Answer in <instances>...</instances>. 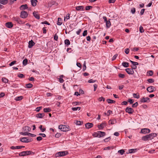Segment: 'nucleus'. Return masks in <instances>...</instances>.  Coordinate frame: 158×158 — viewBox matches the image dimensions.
<instances>
[{"instance_id": "obj_1", "label": "nucleus", "mask_w": 158, "mask_h": 158, "mask_svg": "<svg viewBox=\"0 0 158 158\" xmlns=\"http://www.w3.org/2000/svg\"><path fill=\"white\" fill-rule=\"evenodd\" d=\"M58 128L63 131H67L70 130V128L69 126L64 125H59Z\"/></svg>"}, {"instance_id": "obj_2", "label": "nucleus", "mask_w": 158, "mask_h": 158, "mask_svg": "<svg viewBox=\"0 0 158 158\" xmlns=\"http://www.w3.org/2000/svg\"><path fill=\"white\" fill-rule=\"evenodd\" d=\"M34 152L31 151H23L19 153V156H24L29 155H33Z\"/></svg>"}, {"instance_id": "obj_3", "label": "nucleus", "mask_w": 158, "mask_h": 158, "mask_svg": "<svg viewBox=\"0 0 158 158\" xmlns=\"http://www.w3.org/2000/svg\"><path fill=\"white\" fill-rule=\"evenodd\" d=\"M69 154L67 151H63L59 152L56 154V157L63 156H66Z\"/></svg>"}, {"instance_id": "obj_4", "label": "nucleus", "mask_w": 158, "mask_h": 158, "mask_svg": "<svg viewBox=\"0 0 158 158\" xmlns=\"http://www.w3.org/2000/svg\"><path fill=\"white\" fill-rule=\"evenodd\" d=\"M13 21H16L19 24H24V22L22 21L18 17H14L12 18Z\"/></svg>"}, {"instance_id": "obj_5", "label": "nucleus", "mask_w": 158, "mask_h": 158, "mask_svg": "<svg viewBox=\"0 0 158 158\" xmlns=\"http://www.w3.org/2000/svg\"><path fill=\"white\" fill-rule=\"evenodd\" d=\"M103 19L104 20V22L106 23V26L107 28H109L111 25L110 22V20L107 21V18L106 16H103Z\"/></svg>"}, {"instance_id": "obj_6", "label": "nucleus", "mask_w": 158, "mask_h": 158, "mask_svg": "<svg viewBox=\"0 0 158 158\" xmlns=\"http://www.w3.org/2000/svg\"><path fill=\"white\" fill-rule=\"evenodd\" d=\"M28 14L25 11H22L20 13V17L23 19L26 18L28 16Z\"/></svg>"}, {"instance_id": "obj_7", "label": "nucleus", "mask_w": 158, "mask_h": 158, "mask_svg": "<svg viewBox=\"0 0 158 158\" xmlns=\"http://www.w3.org/2000/svg\"><path fill=\"white\" fill-rule=\"evenodd\" d=\"M125 111L126 112L128 113L129 114H132L134 111L133 109L128 107H127L126 108Z\"/></svg>"}, {"instance_id": "obj_8", "label": "nucleus", "mask_w": 158, "mask_h": 158, "mask_svg": "<svg viewBox=\"0 0 158 158\" xmlns=\"http://www.w3.org/2000/svg\"><path fill=\"white\" fill-rule=\"evenodd\" d=\"M150 98H148L143 97L140 99V102H150Z\"/></svg>"}, {"instance_id": "obj_9", "label": "nucleus", "mask_w": 158, "mask_h": 158, "mask_svg": "<svg viewBox=\"0 0 158 158\" xmlns=\"http://www.w3.org/2000/svg\"><path fill=\"white\" fill-rule=\"evenodd\" d=\"M150 130L148 128H143L142 129L141 131V132L143 134H147L150 133Z\"/></svg>"}, {"instance_id": "obj_10", "label": "nucleus", "mask_w": 158, "mask_h": 158, "mask_svg": "<svg viewBox=\"0 0 158 158\" xmlns=\"http://www.w3.org/2000/svg\"><path fill=\"white\" fill-rule=\"evenodd\" d=\"M148 135L149 138V140H152L154 137H156L157 136V134L156 133H152L148 134Z\"/></svg>"}, {"instance_id": "obj_11", "label": "nucleus", "mask_w": 158, "mask_h": 158, "mask_svg": "<svg viewBox=\"0 0 158 158\" xmlns=\"http://www.w3.org/2000/svg\"><path fill=\"white\" fill-rule=\"evenodd\" d=\"M20 140L22 142L28 143L31 141V140L27 139L26 137H23L20 139Z\"/></svg>"}, {"instance_id": "obj_12", "label": "nucleus", "mask_w": 158, "mask_h": 158, "mask_svg": "<svg viewBox=\"0 0 158 158\" xmlns=\"http://www.w3.org/2000/svg\"><path fill=\"white\" fill-rule=\"evenodd\" d=\"M125 70L127 73L129 74H133L134 73L133 69L131 68L127 69Z\"/></svg>"}, {"instance_id": "obj_13", "label": "nucleus", "mask_w": 158, "mask_h": 158, "mask_svg": "<svg viewBox=\"0 0 158 158\" xmlns=\"http://www.w3.org/2000/svg\"><path fill=\"white\" fill-rule=\"evenodd\" d=\"M106 125V123H102L100 125H98V127L100 130L102 129Z\"/></svg>"}, {"instance_id": "obj_14", "label": "nucleus", "mask_w": 158, "mask_h": 158, "mask_svg": "<svg viewBox=\"0 0 158 158\" xmlns=\"http://www.w3.org/2000/svg\"><path fill=\"white\" fill-rule=\"evenodd\" d=\"M155 87L153 86H150L147 88V90L148 92L150 93H152L155 90Z\"/></svg>"}, {"instance_id": "obj_15", "label": "nucleus", "mask_w": 158, "mask_h": 158, "mask_svg": "<svg viewBox=\"0 0 158 158\" xmlns=\"http://www.w3.org/2000/svg\"><path fill=\"white\" fill-rule=\"evenodd\" d=\"M93 124L92 123H88L85 124V127L87 129H89L93 127Z\"/></svg>"}, {"instance_id": "obj_16", "label": "nucleus", "mask_w": 158, "mask_h": 158, "mask_svg": "<svg viewBox=\"0 0 158 158\" xmlns=\"http://www.w3.org/2000/svg\"><path fill=\"white\" fill-rule=\"evenodd\" d=\"M35 44V43L31 40L29 42L28 47L30 48H31Z\"/></svg>"}, {"instance_id": "obj_17", "label": "nucleus", "mask_w": 158, "mask_h": 158, "mask_svg": "<svg viewBox=\"0 0 158 158\" xmlns=\"http://www.w3.org/2000/svg\"><path fill=\"white\" fill-rule=\"evenodd\" d=\"M98 137L100 138L106 135V133L104 132L98 131Z\"/></svg>"}, {"instance_id": "obj_18", "label": "nucleus", "mask_w": 158, "mask_h": 158, "mask_svg": "<svg viewBox=\"0 0 158 158\" xmlns=\"http://www.w3.org/2000/svg\"><path fill=\"white\" fill-rule=\"evenodd\" d=\"M27 4L22 5L19 7L20 9L22 10L27 9Z\"/></svg>"}, {"instance_id": "obj_19", "label": "nucleus", "mask_w": 158, "mask_h": 158, "mask_svg": "<svg viewBox=\"0 0 158 158\" xmlns=\"http://www.w3.org/2000/svg\"><path fill=\"white\" fill-rule=\"evenodd\" d=\"M5 25L6 27L8 28H11L13 26V24L11 22H8L6 23Z\"/></svg>"}, {"instance_id": "obj_20", "label": "nucleus", "mask_w": 158, "mask_h": 158, "mask_svg": "<svg viewBox=\"0 0 158 158\" xmlns=\"http://www.w3.org/2000/svg\"><path fill=\"white\" fill-rule=\"evenodd\" d=\"M31 129V128L28 126H25L23 128V131L27 132L30 131Z\"/></svg>"}, {"instance_id": "obj_21", "label": "nucleus", "mask_w": 158, "mask_h": 158, "mask_svg": "<svg viewBox=\"0 0 158 158\" xmlns=\"http://www.w3.org/2000/svg\"><path fill=\"white\" fill-rule=\"evenodd\" d=\"M45 116L44 113H39L36 115V117L39 118H42Z\"/></svg>"}, {"instance_id": "obj_22", "label": "nucleus", "mask_w": 158, "mask_h": 158, "mask_svg": "<svg viewBox=\"0 0 158 158\" xmlns=\"http://www.w3.org/2000/svg\"><path fill=\"white\" fill-rule=\"evenodd\" d=\"M117 123L116 119H111L109 121L108 123L109 125L114 124Z\"/></svg>"}, {"instance_id": "obj_23", "label": "nucleus", "mask_w": 158, "mask_h": 158, "mask_svg": "<svg viewBox=\"0 0 158 158\" xmlns=\"http://www.w3.org/2000/svg\"><path fill=\"white\" fill-rule=\"evenodd\" d=\"M33 15L37 19H40V16L39 15L37 12L34 11L33 12Z\"/></svg>"}, {"instance_id": "obj_24", "label": "nucleus", "mask_w": 158, "mask_h": 158, "mask_svg": "<svg viewBox=\"0 0 158 158\" xmlns=\"http://www.w3.org/2000/svg\"><path fill=\"white\" fill-rule=\"evenodd\" d=\"M142 140L143 141H147L148 140H149V138L148 136V135H146L145 136H143L142 138Z\"/></svg>"}, {"instance_id": "obj_25", "label": "nucleus", "mask_w": 158, "mask_h": 158, "mask_svg": "<svg viewBox=\"0 0 158 158\" xmlns=\"http://www.w3.org/2000/svg\"><path fill=\"white\" fill-rule=\"evenodd\" d=\"M76 9L77 10H83L84 9V7L82 6H79L76 7Z\"/></svg>"}, {"instance_id": "obj_26", "label": "nucleus", "mask_w": 158, "mask_h": 158, "mask_svg": "<svg viewBox=\"0 0 158 158\" xmlns=\"http://www.w3.org/2000/svg\"><path fill=\"white\" fill-rule=\"evenodd\" d=\"M37 2V0H31V2L32 5L33 6H35L36 5Z\"/></svg>"}, {"instance_id": "obj_27", "label": "nucleus", "mask_w": 158, "mask_h": 158, "mask_svg": "<svg viewBox=\"0 0 158 158\" xmlns=\"http://www.w3.org/2000/svg\"><path fill=\"white\" fill-rule=\"evenodd\" d=\"M137 149H131L129 150V152L130 153H134L137 151Z\"/></svg>"}, {"instance_id": "obj_28", "label": "nucleus", "mask_w": 158, "mask_h": 158, "mask_svg": "<svg viewBox=\"0 0 158 158\" xmlns=\"http://www.w3.org/2000/svg\"><path fill=\"white\" fill-rule=\"evenodd\" d=\"M114 146H108L106 148H104V150H110L111 149H113L114 148Z\"/></svg>"}, {"instance_id": "obj_29", "label": "nucleus", "mask_w": 158, "mask_h": 158, "mask_svg": "<svg viewBox=\"0 0 158 158\" xmlns=\"http://www.w3.org/2000/svg\"><path fill=\"white\" fill-rule=\"evenodd\" d=\"M62 19L61 18H59L58 19L57 24L58 25H60L62 24Z\"/></svg>"}, {"instance_id": "obj_30", "label": "nucleus", "mask_w": 158, "mask_h": 158, "mask_svg": "<svg viewBox=\"0 0 158 158\" xmlns=\"http://www.w3.org/2000/svg\"><path fill=\"white\" fill-rule=\"evenodd\" d=\"M8 0H2L0 2V3L2 5H6L8 3Z\"/></svg>"}, {"instance_id": "obj_31", "label": "nucleus", "mask_w": 158, "mask_h": 158, "mask_svg": "<svg viewBox=\"0 0 158 158\" xmlns=\"http://www.w3.org/2000/svg\"><path fill=\"white\" fill-rule=\"evenodd\" d=\"M106 101L108 103H114L115 102V101L111 99H107L106 100Z\"/></svg>"}, {"instance_id": "obj_32", "label": "nucleus", "mask_w": 158, "mask_h": 158, "mask_svg": "<svg viewBox=\"0 0 158 158\" xmlns=\"http://www.w3.org/2000/svg\"><path fill=\"white\" fill-rule=\"evenodd\" d=\"M122 65L125 68H127L129 66V63L126 62H123L122 63Z\"/></svg>"}, {"instance_id": "obj_33", "label": "nucleus", "mask_w": 158, "mask_h": 158, "mask_svg": "<svg viewBox=\"0 0 158 158\" xmlns=\"http://www.w3.org/2000/svg\"><path fill=\"white\" fill-rule=\"evenodd\" d=\"M51 110L49 108H44V112H49L51 111Z\"/></svg>"}, {"instance_id": "obj_34", "label": "nucleus", "mask_w": 158, "mask_h": 158, "mask_svg": "<svg viewBox=\"0 0 158 158\" xmlns=\"http://www.w3.org/2000/svg\"><path fill=\"white\" fill-rule=\"evenodd\" d=\"M23 98L22 96L17 97L15 98V100L17 101H19L21 100Z\"/></svg>"}, {"instance_id": "obj_35", "label": "nucleus", "mask_w": 158, "mask_h": 158, "mask_svg": "<svg viewBox=\"0 0 158 158\" xmlns=\"http://www.w3.org/2000/svg\"><path fill=\"white\" fill-rule=\"evenodd\" d=\"M133 96L134 98H139V94H133Z\"/></svg>"}, {"instance_id": "obj_36", "label": "nucleus", "mask_w": 158, "mask_h": 158, "mask_svg": "<svg viewBox=\"0 0 158 158\" xmlns=\"http://www.w3.org/2000/svg\"><path fill=\"white\" fill-rule=\"evenodd\" d=\"M64 43L67 46H68L70 44V41L68 39H66L65 40Z\"/></svg>"}, {"instance_id": "obj_37", "label": "nucleus", "mask_w": 158, "mask_h": 158, "mask_svg": "<svg viewBox=\"0 0 158 158\" xmlns=\"http://www.w3.org/2000/svg\"><path fill=\"white\" fill-rule=\"evenodd\" d=\"M2 81L3 82L6 83H7L8 81V80L6 78L3 77L2 79Z\"/></svg>"}, {"instance_id": "obj_38", "label": "nucleus", "mask_w": 158, "mask_h": 158, "mask_svg": "<svg viewBox=\"0 0 158 158\" xmlns=\"http://www.w3.org/2000/svg\"><path fill=\"white\" fill-rule=\"evenodd\" d=\"M147 73L149 76H152L153 75V73L152 71L150 70L147 72Z\"/></svg>"}, {"instance_id": "obj_39", "label": "nucleus", "mask_w": 158, "mask_h": 158, "mask_svg": "<svg viewBox=\"0 0 158 158\" xmlns=\"http://www.w3.org/2000/svg\"><path fill=\"white\" fill-rule=\"evenodd\" d=\"M82 123H83V122L82 121H77L75 123V124H76V125H81Z\"/></svg>"}, {"instance_id": "obj_40", "label": "nucleus", "mask_w": 158, "mask_h": 158, "mask_svg": "<svg viewBox=\"0 0 158 158\" xmlns=\"http://www.w3.org/2000/svg\"><path fill=\"white\" fill-rule=\"evenodd\" d=\"M20 135H28L29 132H27L25 131L24 132H21L20 133Z\"/></svg>"}, {"instance_id": "obj_41", "label": "nucleus", "mask_w": 158, "mask_h": 158, "mask_svg": "<svg viewBox=\"0 0 158 158\" xmlns=\"http://www.w3.org/2000/svg\"><path fill=\"white\" fill-rule=\"evenodd\" d=\"M33 86V85L31 83H28L26 84V88H31Z\"/></svg>"}, {"instance_id": "obj_42", "label": "nucleus", "mask_w": 158, "mask_h": 158, "mask_svg": "<svg viewBox=\"0 0 158 158\" xmlns=\"http://www.w3.org/2000/svg\"><path fill=\"white\" fill-rule=\"evenodd\" d=\"M42 127H43L42 125H40V126L39 128L40 129V130L42 132H43L46 130V129L45 128H43Z\"/></svg>"}, {"instance_id": "obj_43", "label": "nucleus", "mask_w": 158, "mask_h": 158, "mask_svg": "<svg viewBox=\"0 0 158 158\" xmlns=\"http://www.w3.org/2000/svg\"><path fill=\"white\" fill-rule=\"evenodd\" d=\"M86 66L85 61L83 65V69H82L83 71H85L86 70Z\"/></svg>"}, {"instance_id": "obj_44", "label": "nucleus", "mask_w": 158, "mask_h": 158, "mask_svg": "<svg viewBox=\"0 0 158 158\" xmlns=\"http://www.w3.org/2000/svg\"><path fill=\"white\" fill-rule=\"evenodd\" d=\"M27 59H25L23 61V64L24 65H26L27 64Z\"/></svg>"}, {"instance_id": "obj_45", "label": "nucleus", "mask_w": 158, "mask_h": 158, "mask_svg": "<svg viewBox=\"0 0 158 158\" xmlns=\"http://www.w3.org/2000/svg\"><path fill=\"white\" fill-rule=\"evenodd\" d=\"M98 131L97 132H94L93 133V135L94 137H98Z\"/></svg>"}, {"instance_id": "obj_46", "label": "nucleus", "mask_w": 158, "mask_h": 158, "mask_svg": "<svg viewBox=\"0 0 158 158\" xmlns=\"http://www.w3.org/2000/svg\"><path fill=\"white\" fill-rule=\"evenodd\" d=\"M78 110H79L80 109V107H72V109L73 111H76L78 110Z\"/></svg>"}, {"instance_id": "obj_47", "label": "nucleus", "mask_w": 158, "mask_h": 158, "mask_svg": "<svg viewBox=\"0 0 158 158\" xmlns=\"http://www.w3.org/2000/svg\"><path fill=\"white\" fill-rule=\"evenodd\" d=\"M148 82L149 83H152L154 81V80L152 78H150L147 80Z\"/></svg>"}, {"instance_id": "obj_48", "label": "nucleus", "mask_w": 158, "mask_h": 158, "mask_svg": "<svg viewBox=\"0 0 158 158\" xmlns=\"http://www.w3.org/2000/svg\"><path fill=\"white\" fill-rule=\"evenodd\" d=\"M98 100L100 102H101L102 101H104L105 100V98L102 97H101L98 98Z\"/></svg>"}, {"instance_id": "obj_49", "label": "nucleus", "mask_w": 158, "mask_h": 158, "mask_svg": "<svg viewBox=\"0 0 158 158\" xmlns=\"http://www.w3.org/2000/svg\"><path fill=\"white\" fill-rule=\"evenodd\" d=\"M124 152H125V151H124V150L123 149H122V150H119L118 151V153H120L121 155H123L124 153Z\"/></svg>"}, {"instance_id": "obj_50", "label": "nucleus", "mask_w": 158, "mask_h": 158, "mask_svg": "<svg viewBox=\"0 0 158 158\" xmlns=\"http://www.w3.org/2000/svg\"><path fill=\"white\" fill-rule=\"evenodd\" d=\"M112 111L109 110L107 111V113H106V115L107 116H109L110 114H112Z\"/></svg>"}, {"instance_id": "obj_51", "label": "nucleus", "mask_w": 158, "mask_h": 158, "mask_svg": "<svg viewBox=\"0 0 158 158\" xmlns=\"http://www.w3.org/2000/svg\"><path fill=\"white\" fill-rule=\"evenodd\" d=\"M65 18H66V19H69V18H70V14H69V13H68V14H67L66 15V17H64V21H65Z\"/></svg>"}, {"instance_id": "obj_52", "label": "nucleus", "mask_w": 158, "mask_h": 158, "mask_svg": "<svg viewBox=\"0 0 158 158\" xmlns=\"http://www.w3.org/2000/svg\"><path fill=\"white\" fill-rule=\"evenodd\" d=\"M138 105V102H135V103L133 104L132 106V107H136Z\"/></svg>"}, {"instance_id": "obj_53", "label": "nucleus", "mask_w": 158, "mask_h": 158, "mask_svg": "<svg viewBox=\"0 0 158 158\" xmlns=\"http://www.w3.org/2000/svg\"><path fill=\"white\" fill-rule=\"evenodd\" d=\"M18 76L20 78H23L24 77V76L23 74L20 73L18 75Z\"/></svg>"}, {"instance_id": "obj_54", "label": "nucleus", "mask_w": 158, "mask_h": 158, "mask_svg": "<svg viewBox=\"0 0 158 158\" xmlns=\"http://www.w3.org/2000/svg\"><path fill=\"white\" fill-rule=\"evenodd\" d=\"M139 31L141 33L143 32L144 31L143 28L141 26H140L139 27Z\"/></svg>"}, {"instance_id": "obj_55", "label": "nucleus", "mask_w": 158, "mask_h": 158, "mask_svg": "<svg viewBox=\"0 0 158 158\" xmlns=\"http://www.w3.org/2000/svg\"><path fill=\"white\" fill-rule=\"evenodd\" d=\"M16 61L15 60L11 62L10 64H9V65L10 66H12L15 64L16 63Z\"/></svg>"}, {"instance_id": "obj_56", "label": "nucleus", "mask_w": 158, "mask_h": 158, "mask_svg": "<svg viewBox=\"0 0 158 158\" xmlns=\"http://www.w3.org/2000/svg\"><path fill=\"white\" fill-rule=\"evenodd\" d=\"M41 23L43 24H47L48 25H50V23H49L48 22L46 21H45L44 22H41Z\"/></svg>"}, {"instance_id": "obj_57", "label": "nucleus", "mask_w": 158, "mask_h": 158, "mask_svg": "<svg viewBox=\"0 0 158 158\" xmlns=\"http://www.w3.org/2000/svg\"><path fill=\"white\" fill-rule=\"evenodd\" d=\"M87 30H85L84 31L83 33V36H85L87 35Z\"/></svg>"}, {"instance_id": "obj_58", "label": "nucleus", "mask_w": 158, "mask_h": 158, "mask_svg": "<svg viewBox=\"0 0 158 158\" xmlns=\"http://www.w3.org/2000/svg\"><path fill=\"white\" fill-rule=\"evenodd\" d=\"M92 7L91 6H88L85 7V9L86 10H89L91 8H92Z\"/></svg>"}, {"instance_id": "obj_59", "label": "nucleus", "mask_w": 158, "mask_h": 158, "mask_svg": "<svg viewBox=\"0 0 158 158\" xmlns=\"http://www.w3.org/2000/svg\"><path fill=\"white\" fill-rule=\"evenodd\" d=\"M96 80H94L92 79H91L89 80L88 82L89 83H94L95 82Z\"/></svg>"}, {"instance_id": "obj_60", "label": "nucleus", "mask_w": 158, "mask_h": 158, "mask_svg": "<svg viewBox=\"0 0 158 158\" xmlns=\"http://www.w3.org/2000/svg\"><path fill=\"white\" fill-rule=\"evenodd\" d=\"M61 135V134L60 133H57L55 135V136L56 138H58Z\"/></svg>"}, {"instance_id": "obj_61", "label": "nucleus", "mask_w": 158, "mask_h": 158, "mask_svg": "<svg viewBox=\"0 0 158 158\" xmlns=\"http://www.w3.org/2000/svg\"><path fill=\"white\" fill-rule=\"evenodd\" d=\"M118 56V54H116L115 55H114V56H113V57L112 58V60L113 61V60H115L116 59Z\"/></svg>"}, {"instance_id": "obj_62", "label": "nucleus", "mask_w": 158, "mask_h": 158, "mask_svg": "<svg viewBox=\"0 0 158 158\" xmlns=\"http://www.w3.org/2000/svg\"><path fill=\"white\" fill-rule=\"evenodd\" d=\"M118 77L120 78H124L125 77V75L123 74H119L118 75Z\"/></svg>"}, {"instance_id": "obj_63", "label": "nucleus", "mask_w": 158, "mask_h": 158, "mask_svg": "<svg viewBox=\"0 0 158 158\" xmlns=\"http://www.w3.org/2000/svg\"><path fill=\"white\" fill-rule=\"evenodd\" d=\"M111 139L110 137H108L104 139V141L106 142H107L109 141Z\"/></svg>"}, {"instance_id": "obj_64", "label": "nucleus", "mask_w": 158, "mask_h": 158, "mask_svg": "<svg viewBox=\"0 0 158 158\" xmlns=\"http://www.w3.org/2000/svg\"><path fill=\"white\" fill-rule=\"evenodd\" d=\"M131 12L132 14H134L135 12V8H133L131 9Z\"/></svg>"}]
</instances>
